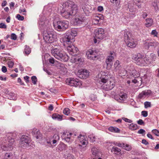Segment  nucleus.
<instances>
[{"mask_svg": "<svg viewBox=\"0 0 159 159\" xmlns=\"http://www.w3.org/2000/svg\"><path fill=\"white\" fill-rule=\"evenodd\" d=\"M108 73L101 71L98 75V83H99L102 89L109 91L113 89L115 85V81L112 78H107Z\"/></svg>", "mask_w": 159, "mask_h": 159, "instance_id": "f257e3e1", "label": "nucleus"}, {"mask_svg": "<svg viewBox=\"0 0 159 159\" xmlns=\"http://www.w3.org/2000/svg\"><path fill=\"white\" fill-rule=\"evenodd\" d=\"M61 16L66 19L75 15L77 12V6L74 2L68 0L64 2L60 8Z\"/></svg>", "mask_w": 159, "mask_h": 159, "instance_id": "f03ea898", "label": "nucleus"}, {"mask_svg": "<svg viewBox=\"0 0 159 159\" xmlns=\"http://www.w3.org/2000/svg\"><path fill=\"white\" fill-rule=\"evenodd\" d=\"M69 34L66 33L61 39V41L63 43L64 46L66 48L69 53L70 54H74L77 52L78 49L72 44L73 39Z\"/></svg>", "mask_w": 159, "mask_h": 159, "instance_id": "7ed1b4c3", "label": "nucleus"}, {"mask_svg": "<svg viewBox=\"0 0 159 159\" xmlns=\"http://www.w3.org/2000/svg\"><path fill=\"white\" fill-rule=\"evenodd\" d=\"M132 58L137 65L141 66H146L151 63V61L148 57H145L140 53L133 54Z\"/></svg>", "mask_w": 159, "mask_h": 159, "instance_id": "20e7f679", "label": "nucleus"}, {"mask_svg": "<svg viewBox=\"0 0 159 159\" xmlns=\"http://www.w3.org/2000/svg\"><path fill=\"white\" fill-rule=\"evenodd\" d=\"M51 53L52 55L56 58L61 61H67L69 58L67 54L58 48L52 49Z\"/></svg>", "mask_w": 159, "mask_h": 159, "instance_id": "39448f33", "label": "nucleus"}, {"mask_svg": "<svg viewBox=\"0 0 159 159\" xmlns=\"http://www.w3.org/2000/svg\"><path fill=\"white\" fill-rule=\"evenodd\" d=\"M0 147L4 151H10L13 149V145L15 140L14 138L9 136L3 139Z\"/></svg>", "mask_w": 159, "mask_h": 159, "instance_id": "423d86ee", "label": "nucleus"}, {"mask_svg": "<svg viewBox=\"0 0 159 159\" xmlns=\"http://www.w3.org/2000/svg\"><path fill=\"white\" fill-rule=\"evenodd\" d=\"M53 25L55 29L58 31H63L66 30L69 27L68 21L65 20H54Z\"/></svg>", "mask_w": 159, "mask_h": 159, "instance_id": "0eeeda50", "label": "nucleus"}, {"mask_svg": "<svg viewBox=\"0 0 159 159\" xmlns=\"http://www.w3.org/2000/svg\"><path fill=\"white\" fill-rule=\"evenodd\" d=\"M43 37L44 41L48 43H53L57 39L56 34L53 32L50 31H44L43 33Z\"/></svg>", "mask_w": 159, "mask_h": 159, "instance_id": "6e6552de", "label": "nucleus"}, {"mask_svg": "<svg viewBox=\"0 0 159 159\" xmlns=\"http://www.w3.org/2000/svg\"><path fill=\"white\" fill-rule=\"evenodd\" d=\"M132 74L130 73V81L134 83L135 86H138L142 82V78L139 77L138 72L134 70H132Z\"/></svg>", "mask_w": 159, "mask_h": 159, "instance_id": "1a4fd4ad", "label": "nucleus"}, {"mask_svg": "<svg viewBox=\"0 0 159 159\" xmlns=\"http://www.w3.org/2000/svg\"><path fill=\"white\" fill-rule=\"evenodd\" d=\"M141 2L140 0H132L131 1V4L132 3L134 5L131 7L130 9V18H133L135 16V14L136 11V6L140 8L141 7Z\"/></svg>", "mask_w": 159, "mask_h": 159, "instance_id": "9d476101", "label": "nucleus"}, {"mask_svg": "<svg viewBox=\"0 0 159 159\" xmlns=\"http://www.w3.org/2000/svg\"><path fill=\"white\" fill-rule=\"evenodd\" d=\"M31 140L28 136L23 135L20 138L19 147L22 148H29L30 146Z\"/></svg>", "mask_w": 159, "mask_h": 159, "instance_id": "9b49d317", "label": "nucleus"}, {"mask_svg": "<svg viewBox=\"0 0 159 159\" xmlns=\"http://www.w3.org/2000/svg\"><path fill=\"white\" fill-rule=\"evenodd\" d=\"M144 44L146 49L152 51L154 50L158 45L159 43L157 42L152 40H147L145 41Z\"/></svg>", "mask_w": 159, "mask_h": 159, "instance_id": "f8f14e48", "label": "nucleus"}, {"mask_svg": "<svg viewBox=\"0 0 159 159\" xmlns=\"http://www.w3.org/2000/svg\"><path fill=\"white\" fill-rule=\"evenodd\" d=\"M115 56V53L114 52H110L109 53L108 55L106 60V63L107 65L106 68L107 70H110L111 68L112 65V61Z\"/></svg>", "mask_w": 159, "mask_h": 159, "instance_id": "ddd939ff", "label": "nucleus"}, {"mask_svg": "<svg viewBox=\"0 0 159 159\" xmlns=\"http://www.w3.org/2000/svg\"><path fill=\"white\" fill-rule=\"evenodd\" d=\"M66 84L71 86L77 87L82 84L81 82L76 78H70L66 80Z\"/></svg>", "mask_w": 159, "mask_h": 159, "instance_id": "4468645a", "label": "nucleus"}, {"mask_svg": "<svg viewBox=\"0 0 159 159\" xmlns=\"http://www.w3.org/2000/svg\"><path fill=\"white\" fill-rule=\"evenodd\" d=\"M86 55L88 59L93 60H95L98 58V55L96 51L91 49L86 51Z\"/></svg>", "mask_w": 159, "mask_h": 159, "instance_id": "2eb2a0df", "label": "nucleus"}, {"mask_svg": "<svg viewBox=\"0 0 159 159\" xmlns=\"http://www.w3.org/2000/svg\"><path fill=\"white\" fill-rule=\"evenodd\" d=\"M77 141L78 143V146L80 147H82V146H85L88 143L87 137L82 134H80L78 137V139Z\"/></svg>", "mask_w": 159, "mask_h": 159, "instance_id": "dca6fc26", "label": "nucleus"}, {"mask_svg": "<svg viewBox=\"0 0 159 159\" xmlns=\"http://www.w3.org/2000/svg\"><path fill=\"white\" fill-rule=\"evenodd\" d=\"M95 34L97 38L100 39H102L105 37L104 30L102 28L96 29L95 30Z\"/></svg>", "mask_w": 159, "mask_h": 159, "instance_id": "f3484780", "label": "nucleus"}, {"mask_svg": "<svg viewBox=\"0 0 159 159\" xmlns=\"http://www.w3.org/2000/svg\"><path fill=\"white\" fill-rule=\"evenodd\" d=\"M152 94L151 90H145L142 91L138 95V97L140 99H144L146 97L150 96Z\"/></svg>", "mask_w": 159, "mask_h": 159, "instance_id": "a211bd4d", "label": "nucleus"}, {"mask_svg": "<svg viewBox=\"0 0 159 159\" xmlns=\"http://www.w3.org/2000/svg\"><path fill=\"white\" fill-rule=\"evenodd\" d=\"M87 20L85 17L79 16L78 17L75 18L74 20V23L75 25H80L85 22Z\"/></svg>", "mask_w": 159, "mask_h": 159, "instance_id": "6ab92c4d", "label": "nucleus"}, {"mask_svg": "<svg viewBox=\"0 0 159 159\" xmlns=\"http://www.w3.org/2000/svg\"><path fill=\"white\" fill-rule=\"evenodd\" d=\"M72 135H75L71 133H66L63 135V137L64 138L65 140L67 142H71L74 140Z\"/></svg>", "mask_w": 159, "mask_h": 159, "instance_id": "aec40b11", "label": "nucleus"}, {"mask_svg": "<svg viewBox=\"0 0 159 159\" xmlns=\"http://www.w3.org/2000/svg\"><path fill=\"white\" fill-rule=\"evenodd\" d=\"M32 134L34 137H36L37 139H42V134L37 129H34L32 131Z\"/></svg>", "mask_w": 159, "mask_h": 159, "instance_id": "412c9836", "label": "nucleus"}, {"mask_svg": "<svg viewBox=\"0 0 159 159\" xmlns=\"http://www.w3.org/2000/svg\"><path fill=\"white\" fill-rule=\"evenodd\" d=\"M114 70L116 72H118L120 74H121V71H120L122 67L120 65L119 61L117 60L115 62L114 64Z\"/></svg>", "mask_w": 159, "mask_h": 159, "instance_id": "4be33fe9", "label": "nucleus"}, {"mask_svg": "<svg viewBox=\"0 0 159 159\" xmlns=\"http://www.w3.org/2000/svg\"><path fill=\"white\" fill-rule=\"evenodd\" d=\"M82 7L85 14L86 15H89L90 13L91 7L88 5L84 4L82 6Z\"/></svg>", "mask_w": 159, "mask_h": 159, "instance_id": "5701e85b", "label": "nucleus"}, {"mask_svg": "<svg viewBox=\"0 0 159 159\" xmlns=\"http://www.w3.org/2000/svg\"><path fill=\"white\" fill-rule=\"evenodd\" d=\"M152 6L156 11H159V1L153 0L152 3Z\"/></svg>", "mask_w": 159, "mask_h": 159, "instance_id": "b1692460", "label": "nucleus"}, {"mask_svg": "<svg viewBox=\"0 0 159 159\" xmlns=\"http://www.w3.org/2000/svg\"><path fill=\"white\" fill-rule=\"evenodd\" d=\"M119 99L116 100L119 102H121L122 101H124L127 98V95L124 93H120L119 94Z\"/></svg>", "mask_w": 159, "mask_h": 159, "instance_id": "393cba45", "label": "nucleus"}, {"mask_svg": "<svg viewBox=\"0 0 159 159\" xmlns=\"http://www.w3.org/2000/svg\"><path fill=\"white\" fill-rule=\"evenodd\" d=\"M91 152L92 154L95 157H99L101 155L98 149L95 147H93L92 148Z\"/></svg>", "mask_w": 159, "mask_h": 159, "instance_id": "a878e982", "label": "nucleus"}, {"mask_svg": "<svg viewBox=\"0 0 159 159\" xmlns=\"http://www.w3.org/2000/svg\"><path fill=\"white\" fill-rule=\"evenodd\" d=\"M78 51H77V52L75 53L74 54H71L73 56L71 57L70 59V61L72 63H75L77 62H79L81 60V58H79L75 56L76 55V53L78 52Z\"/></svg>", "mask_w": 159, "mask_h": 159, "instance_id": "bb28decb", "label": "nucleus"}, {"mask_svg": "<svg viewBox=\"0 0 159 159\" xmlns=\"http://www.w3.org/2000/svg\"><path fill=\"white\" fill-rule=\"evenodd\" d=\"M153 24V21L152 19L148 18L146 20L145 25L147 27L151 26Z\"/></svg>", "mask_w": 159, "mask_h": 159, "instance_id": "cd10ccee", "label": "nucleus"}, {"mask_svg": "<svg viewBox=\"0 0 159 159\" xmlns=\"http://www.w3.org/2000/svg\"><path fill=\"white\" fill-rule=\"evenodd\" d=\"M137 44V42L136 39H130V48H134Z\"/></svg>", "mask_w": 159, "mask_h": 159, "instance_id": "c85d7f7f", "label": "nucleus"}, {"mask_svg": "<svg viewBox=\"0 0 159 159\" xmlns=\"http://www.w3.org/2000/svg\"><path fill=\"white\" fill-rule=\"evenodd\" d=\"M67 34H69V35L74 39V37L76 35L77 32L75 30L73 29L68 31L66 32Z\"/></svg>", "mask_w": 159, "mask_h": 159, "instance_id": "c756f323", "label": "nucleus"}, {"mask_svg": "<svg viewBox=\"0 0 159 159\" xmlns=\"http://www.w3.org/2000/svg\"><path fill=\"white\" fill-rule=\"evenodd\" d=\"M111 151V152L114 153V154L117 155H118L121 153L120 149L119 148L115 146L112 147Z\"/></svg>", "mask_w": 159, "mask_h": 159, "instance_id": "7c9ffc66", "label": "nucleus"}, {"mask_svg": "<svg viewBox=\"0 0 159 159\" xmlns=\"http://www.w3.org/2000/svg\"><path fill=\"white\" fill-rule=\"evenodd\" d=\"M80 75H82V77L84 78H86L89 76V72L88 70L84 69L80 71Z\"/></svg>", "mask_w": 159, "mask_h": 159, "instance_id": "2f4dec72", "label": "nucleus"}, {"mask_svg": "<svg viewBox=\"0 0 159 159\" xmlns=\"http://www.w3.org/2000/svg\"><path fill=\"white\" fill-rule=\"evenodd\" d=\"M63 115H60L57 113L53 114L52 116L53 119L61 121L62 119Z\"/></svg>", "mask_w": 159, "mask_h": 159, "instance_id": "473e14b6", "label": "nucleus"}, {"mask_svg": "<svg viewBox=\"0 0 159 159\" xmlns=\"http://www.w3.org/2000/svg\"><path fill=\"white\" fill-rule=\"evenodd\" d=\"M101 18L100 17L95 15L94 16L93 18L92 23L94 25H97L99 23V20H100Z\"/></svg>", "mask_w": 159, "mask_h": 159, "instance_id": "72a5a7b5", "label": "nucleus"}, {"mask_svg": "<svg viewBox=\"0 0 159 159\" xmlns=\"http://www.w3.org/2000/svg\"><path fill=\"white\" fill-rule=\"evenodd\" d=\"M108 129L110 131L114 133H119L120 131V130L118 128L112 126L110 127Z\"/></svg>", "mask_w": 159, "mask_h": 159, "instance_id": "f704fd0d", "label": "nucleus"}, {"mask_svg": "<svg viewBox=\"0 0 159 159\" xmlns=\"http://www.w3.org/2000/svg\"><path fill=\"white\" fill-rule=\"evenodd\" d=\"M117 146L119 147H122L123 149L127 150H129V145L128 144H125L124 143H119Z\"/></svg>", "mask_w": 159, "mask_h": 159, "instance_id": "c9c22d12", "label": "nucleus"}, {"mask_svg": "<svg viewBox=\"0 0 159 159\" xmlns=\"http://www.w3.org/2000/svg\"><path fill=\"white\" fill-rule=\"evenodd\" d=\"M129 34V33H128V32L127 33L125 32V33L124 35L125 41L126 44L128 46L129 44V36L128 35Z\"/></svg>", "mask_w": 159, "mask_h": 159, "instance_id": "e433bc0d", "label": "nucleus"}, {"mask_svg": "<svg viewBox=\"0 0 159 159\" xmlns=\"http://www.w3.org/2000/svg\"><path fill=\"white\" fill-rule=\"evenodd\" d=\"M13 154L11 152H7L5 155L4 159H12Z\"/></svg>", "mask_w": 159, "mask_h": 159, "instance_id": "4c0bfd02", "label": "nucleus"}, {"mask_svg": "<svg viewBox=\"0 0 159 159\" xmlns=\"http://www.w3.org/2000/svg\"><path fill=\"white\" fill-rule=\"evenodd\" d=\"M9 99L10 100H16V94L13 93H11L9 95L8 97Z\"/></svg>", "mask_w": 159, "mask_h": 159, "instance_id": "58836bf2", "label": "nucleus"}, {"mask_svg": "<svg viewBox=\"0 0 159 159\" xmlns=\"http://www.w3.org/2000/svg\"><path fill=\"white\" fill-rule=\"evenodd\" d=\"M25 54L26 55H28L31 52V48L27 45L25 46V48L24 50Z\"/></svg>", "mask_w": 159, "mask_h": 159, "instance_id": "ea45409f", "label": "nucleus"}, {"mask_svg": "<svg viewBox=\"0 0 159 159\" xmlns=\"http://www.w3.org/2000/svg\"><path fill=\"white\" fill-rule=\"evenodd\" d=\"M53 137L54 139L52 140V144H54L56 143L57 140L59 139L60 137L59 136H58V135L57 134H55L54 135Z\"/></svg>", "mask_w": 159, "mask_h": 159, "instance_id": "a19ab883", "label": "nucleus"}, {"mask_svg": "<svg viewBox=\"0 0 159 159\" xmlns=\"http://www.w3.org/2000/svg\"><path fill=\"white\" fill-rule=\"evenodd\" d=\"M138 128L137 124L132 123L130 124V129L132 130H135Z\"/></svg>", "mask_w": 159, "mask_h": 159, "instance_id": "79ce46f5", "label": "nucleus"}, {"mask_svg": "<svg viewBox=\"0 0 159 159\" xmlns=\"http://www.w3.org/2000/svg\"><path fill=\"white\" fill-rule=\"evenodd\" d=\"M88 138H89L91 141L93 142L96 141V137H95L93 134H90L88 136Z\"/></svg>", "mask_w": 159, "mask_h": 159, "instance_id": "37998d69", "label": "nucleus"}, {"mask_svg": "<svg viewBox=\"0 0 159 159\" xmlns=\"http://www.w3.org/2000/svg\"><path fill=\"white\" fill-rule=\"evenodd\" d=\"M150 57L151 58L150 59H148L151 61V63L152 62H153V61H154L155 60L156 58V56L155 54L153 53H152L150 54Z\"/></svg>", "mask_w": 159, "mask_h": 159, "instance_id": "c03bdc74", "label": "nucleus"}, {"mask_svg": "<svg viewBox=\"0 0 159 159\" xmlns=\"http://www.w3.org/2000/svg\"><path fill=\"white\" fill-rule=\"evenodd\" d=\"M63 113L65 115L68 116L70 113V110L68 108H66L63 110Z\"/></svg>", "mask_w": 159, "mask_h": 159, "instance_id": "a18cd8bd", "label": "nucleus"}, {"mask_svg": "<svg viewBox=\"0 0 159 159\" xmlns=\"http://www.w3.org/2000/svg\"><path fill=\"white\" fill-rule=\"evenodd\" d=\"M144 107L148 108L151 107V103L150 102L146 101L144 103Z\"/></svg>", "mask_w": 159, "mask_h": 159, "instance_id": "49530a36", "label": "nucleus"}, {"mask_svg": "<svg viewBox=\"0 0 159 159\" xmlns=\"http://www.w3.org/2000/svg\"><path fill=\"white\" fill-rule=\"evenodd\" d=\"M57 148L59 150L62 151L64 149V144L59 145L57 146Z\"/></svg>", "mask_w": 159, "mask_h": 159, "instance_id": "de8ad7c7", "label": "nucleus"}, {"mask_svg": "<svg viewBox=\"0 0 159 159\" xmlns=\"http://www.w3.org/2000/svg\"><path fill=\"white\" fill-rule=\"evenodd\" d=\"M19 12L20 13H22L23 15H26V11L25 8H21L20 9Z\"/></svg>", "mask_w": 159, "mask_h": 159, "instance_id": "09e8293b", "label": "nucleus"}, {"mask_svg": "<svg viewBox=\"0 0 159 159\" xmlns=\"http://www.w3.org/2000/svg\"><path fill=\"white\" fill-rule=\"evenodd\" d=\"M151 34L154 37H157L158 33L156 30H152L151 32Z\"/></svg>", "mask_w": 159, "mask_h": 159, "instance_id": "8fccbe9b", "label": "nucleus"}, {"mask_svg": "<svg viewBox=\"0 0 159 159\" xmlns=\"http://www.w3.org/2000/svg\"><path fill=\"white\" fill-rule=\"evenodd\" d=\"M145 130L143 129H140L138 131V133L139 134H141L143 135L145 134Z\"/></svg>", "mask_w": 159, "mask_h": 159, "instance_id": "3c124183", "label": "nucleus"}, {"mask_svg": "<svg viewBox=\"0 0 159 159\" xmlns=\"http://www.w3.org/2000/svg\"><path fill=\"white\" fill-rule=\"evenodd\" d=\"M152 132L156 135L159 136V131L156 129H153L152 130Z\"/></svg>", "mask_w": 159, "mask_h": 159, "instance_id": "603ef678", "label": "nucleus"}, {"mask_svg": "<svg viewBox=\"0 0 159 159\" xmlns=\"http://www.w3.org/2000/svg\"><path fill=\"white\" fill-rule=\"evenodd\" d=\"M137 123L138 124L140 125H144L145 124L144 123L143 120L141 119H139V120L137 121Z\"/></svg>", "mask_w": 159, "mask_h": 159, "instance_id": "864d4df0", "label": "nucleus"}, {"mask_svg": "<svg viewBox=\"0 0 159 159\" xmlns=\"http://www.w3.org/2000/svg\"><path fill=\"white\" fill-rule=\"evenodd\" d=\"M31 80L34 84H35L37 82V78L35 76H33L31 77Z\"/></svg>", "mask_w": 159, "mask_h": 159, "instance_id": "5fc2aeb1", "label": "nucleus"}, {"mask_svg": "<svg viewBox=\"0 0 159 159\" xmlns=\"http://www.w3.org/2000/svg\"><path fill=\"white\" fill-rule=\"evenodd\" d=\"M16 17L18 20H23L24 19V16H21L19 14L17 15Z\"/></svg>", "mask_w": 159, "mask_h": 159, "instance_id": "6e6d98bb", "label": "nucleus"}, {"mask_svg": "<svg viewBox=\"0 0 159 159\" xmlns=\"http://www.w3.org/2000/svg\"><path fill=\"white\" fill-rule=\"evenodd\" d=\"M141 115L144 117H146L148 116V113L147 111H142L141 112Z\"/></svg>", "mask_w": 159, "mask_h": 159, "instance_id": "4d7b16f0", "label": "nucleus"}, {"mask_svg": "<svg viewBox=\"0 0 159 159\" xmlns=\"http://www.w3.org/2000/svg\"><path fill=\"white\" fill-rule=\"evenodd\" d=\"M17 39L16 35L14 33H12L11 35V39L12 40H16Z\"/></svg>", "mask_w": 159, "mask_h": 159, "instance_id": "13d9d810", "label": "nucleus"}, {"mask_svg": "<svg viewBox=\"0 0 159 159\" xmlns=\"http://www.w3.org/2000/svg\"><path fill=\"white\" fill-rule=\"evenodd\" d=\"M14 63L12 61H9L8 62V65L10 68H12L13 66Z\"/></svg>", "mask_w": 159, "mask_h": 159, "instance_id": "bf43d9fd", "label": "nucleus"}, {"mask_svg": "<svg viewBox=\"0 0 159 159\" xmlns=\"http://www.w3.org/2000/svg\"><path fill=\"white\" fill-rule=\"evenodd\" d=\"M0 28L2 29H6L7 28V26L4 23H0Z\"/></svg>", "mask_w": 159, "mask_h": 159, "instance_id": "052dcab7", "label": "nucleus"}, {"mask_svg": "<svg viewBox=\"0 0 159 159\" xmlns=\"http://www.w3.org/2000/svg\"><path fill=\"white\" fill-rule=\"evenodd\" d=\"M49 62L50 63L53 64L55 62H57L56 61H55V59L53 58H51L49 59Z\"/></svg>", "mask_w": 159, "mask_h": 159, "instance_id": "680f3d73", "label": "nucleus"}, {"mask_svg": "<svg viewBox=\"0 0 159 159\" xmlns=\"http://www.w3.org/2000/svg\"><path fill=\"white\" fill-rule=\"evenodd\" d=\"M110 2H114L115 1L116 5H118L120 2V0H110Z\"/></svg>", "mask_w": 159, "mask_h": 159, "instance_id": "e2e57ef3", "label": "nucleus"}, {"mask_svg": "<svg viewBox=\"0 0 159 159\" xmlns=\"http://www.w3.org/2000/svg\"><path fill=\"white\" fill-rule=\"evenodd\" d=\"M142 143L146 145H148L149 143L145 139H143L142 141Z\"/></svg>", "mask_w": 159, "mask_h": 159, "instance_id": "0e129e2a", "label": "nucleus"}, {"mask_svg": "<svg viewBox=\"0 0 159 159\" xmlns=\"http://www.w3.org/2000/svg\"><path fill=\"white\" fill-rule=\"evenodd\" d=\"M103 7L102 6H100L98 7V11L99 12H101L102 11H103Z\"/></svg>", "mask_w": 159, "mask_h": 159, "instance_id": "69168bd1", "label": "nucleus"}, {"mask_svg": "<svg viewBox=\"0 0 159 159\" xmlns=\"http://www.w3.org/2000/svg\"><path fill=\"white\" fill-rule=\"evenodd\" d=\"M2 70L4 73L6 72L7 71V69L6 66H2Z\"/></svg>", "mask_w": 159, "mask_h": 159, "instance_id": "338daca9", "label": "nucleus"}, {"mask_svg": "<svg viewBox=\"0 0 159 159\" xmlns=\"http://www.w3.org/2000/svg\"><path fill=\"white\" fill-rule=\"evenodd\" d=\"M156 75L158 77H159V68L157 69L156 70Z\"/></svg>", "mask_w": 159, "mask_h": 159, "instance_id": "774afa93", "label": "nucleus"}]
</instances>
